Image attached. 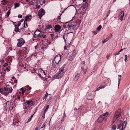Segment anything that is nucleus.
Here are the masks:
<instances>
[{
    "label": "nucleus",
    "instance_id": "obj_35",
    "mask_svg": "<svg viewBox=\"0 0 130 130\" xmlns=\"http://www.w3.org/2000/svg\"><path fill=\"white\" fill-rule=\"evenodd\" d=\"M48 95V94L47 93H46L45 94V96L43 97V99H45V100L46 99Z\"/></svg>",
    "mask_w": 130,
    "mask_h": 130
},
{
    "label": "nucleus",
    "instance_id": "obj_59",
    "mask_svg": "<svg viewBox=\"0 0 130 130\" xmlns=\"http://www.w3.org/2000/svg\"><path fill=\"white\" fill-rule=\"evenodd\" d=\"M34 114H33V115H32L30 117V118L31 119H32V117H33V116L34 115Z\"/></svg>",
    "mask_w": 130,
    "mask_h": 130
},
{
    "label": "nucleus",
    "instance_id": "obj_2",
    "mask_svg": "<svg viewBox=\"0 0 130 130\" xmlns=\"http://www.w3.org/2000/svg\"><path fill=\"white\" fill-rule=\"evenodd\" d=\"M13 89L11 87H4L2 89H0L1 93L5 95H8L9 93L12 92Z\"/></svg>",
    "mask_w": 130,
    "mask_h": 130
},
{
    "label": "nucleus",
    "instance_id": "obj_49",
    "mask_svg": "<svg viewBox=\"0 0 130 130\" xmlns=\"http://www.w3.org/2000/svg\"><path fill=\"white\" fill-rule=\"evenodd\" d=\"M31 119H31L30 118H29V119H28L27 123L30 122L31 120Z\"/></svg>",
    "mask_w": 130,
    "mask_h": 130
},
{
    "label": "nucleus",
    "instance_id": "obj_3",
    "mask_svg": "<svg viewBox=\"0 0 130 130\" xmlns=\"http://www.w3.org/2000/svg\"><path fill=\"white\" fill-rule=\"evenodd\" d=\"M64 73V68H60L59 69V72H58L53 76L52 79H54L61 78L63 76Z\"/></svg>",
    "mask_w": 130,
    "mask_h": 130
},
{
    "label": "nucleus",
    "instance_id": "obj_18",
    "mask_svg": "<svg viewBox=\"0 0 130 130\" xmlns=\"http://www.w3.org/2000/svg\"><path fill=\"white\" fill-rule=\"evenodd\" d=\"M124 12L123 11H121L120 12L119 15L120 17L119 19L121 21L123 19L124 16Z\"/></svg>",
    "mask_w": 130,
    "mask_h": 130
},
{
    "label": "nucleus",
    "instance_id": "obj_42",
    "mask_svg": "<svg viewBox=\"0 0 130 130\" xmlns=\"http://www.w3.org/2000/svg\"><path fill=\"white\" fill-rule=\"evenodd\" d=\"M29 4L30 5H33V2L32 1H31L29 3Z\"/></svg>",
    "mask_w": 130,
    "mask_h": 130
},
{
    "label": "nucleus",
    "instance_id": "obj_41",
    "mask_svg": "<svg viewBox=\"0 0 130 130\" xmlns=\"http://www.w3.org/2000/svg\"><path fill=\"white\" fill-rule=\"evenodd\" d=\"M8 65V64L7 63H6L3 65V66L4 67H5L6 66H7Z\"/></svg>",
    "mask_w": 130,
    "mask_h": 130
},
{
    "label": "nucleus",
    "instance_id": "obj_45",
    "mask_svg": "<svg viewBox=\"0 0 130 130\" xmlns=\"http://www.w3.org/2000/svg\"><path fill=\"white\" fill-rule=\"evenodd\" d=\"M121 78H118V86L120 83V82L121 80Z\"/></svg>",
    "mask_w": 130,
    "mask_h": 130
},
{
    "label": "nucleus",
    "instance_id": "obj_36",
    "mask_svg": "<svg viewBox=\"0 0 130 130\" xmlns=\"http://www.w3.org/2000/svg\"><path fill=\"white\" fill-rule=\"evenodd\" d=\"M124 60L125 62H126L127 58V56L126 55H125L124 56Z\"/></svg>",
    "mask_w": 130,
    "mask_h": 130
},
{
    "label": "nucleus",
    "instance_id": "obj_39",
    "mask_svg": "<svg viewBox=\"0 0 130 130\" xmlns=\"http://www.w3.org/2000/svg\"><path fill=\"white\" fill-rule=\"evenodd\" d=\"M110 13V10H109L108 11V12L107 13V14H106L107 17L108 16V15H109Z\"/></svg>",
    "mask_w": 130,
    "mask_h": 130
},
{
    "label": "nucleus",
    "instance_id": "obj_31",
    "mask_svg": "<svg viewBox=\"0 0 130 130\" xmlns=\"http://www.w3.org/2000/svg\"><path fill=\"white\" fill-rule=\"evenodd\" d=\"M109 39L106 38L105 39H104V40L102 41V43H105Z\"/></svg>",
    "mask_w": 130,
    "mask_h": 130
},
{
    "label": "nucleus",
    "instance_id": "obj_32",
    "mask_svg": "<svg viewBox=\"0 0 130 130\" xmlns=\"http://www.w3.org/2000/svg\"><path fill=\"white\" fill-rule=\"evenodd\" d=\"M102 27V26L100 25L97 27V29L99 31L100 30Z\"/></svg>",
    "mask_w": 130,
    "mask_h": 130
},
{
    "label": "nucleus",
    "instance_id": "obj_44",
    "mask_svg": "<svg viewBox=\"0 0 130 130\" xmlns=\"http://www.w3.org/2000/svg\"><path fill=\"white\" fill-rule=\"evenodd\" d=\"M1 62L2 63H3L4 62V60L3 59H2L0 60Z\"/></svg>",
    "mask_w": 130,
    "mask_h": 130
},
{
    "label": "nucleus",
    "instance_id": "obj_58",
    "mask_svg": "<svg viewBox=\"0 0 130 130\" xmlns=\"http://www.w3.org/2000/svg\"><path fill=\"white\" fill-rule=\"evenodd\" d=\"M110 55H108L106 56V57L107 58V59H108L109 58V57H110Z\"/></svg>",
    "mask_w": 130,
    "mask_h": 130
},
{
    "label": "nucleus",
    "instance_id": "obj_50",
    "mask_svg": "<svg viewBox=\"0 0 130 130\" xmlns=\"http://www.w3.org/2000/svg\"><path fill=\"white\" fill-rule=\"evenodd\" d=\"M37 55V53H35L34 54H32L31 55V56H36Z\"/></svg>",
    "mask_w": 130,
    "mask_h": 130
},
{
    "label": "nucleus",
    "instance_id": "obj_61",
    "mask_svg": "<svg viewBox=\"0 0 130 130\" xmlns=\"http://www.w3.org/2000/svg\"><path fill=\"white\" fill-rule=\"evenodd\" d=\"M81 111V109H78V112L79 113V112L80 111Z\"/></svg>",
    "mask_w": 130,
    "mask_h": 130
},
{
    "label": "nucleus",
    "instance_id": "obj_28",
    "mask_svg": "<svg viewBox=\"0 0 130 130\" xmlns=\"http://www.w3.org/2000/svg\"><path fill=\"white\" fill-rule=\"evenodd\" d=\"M49 105H48L47 106L46 109L44 110V115H45V113L46 112V111H47L48 110V108H49Z\"/></svg>",
    "mask_w": 130,
    "mask_h": 130
},
{
    "label": "nucleus",
    "instance_id": "obj_46",
    "mask_svg": "<svg viewBox=\"0 0 130 130\" xmlns=\"http://www.w3.org/2000/svg\"><path fill=\"white\" fill-rule=\"evenodd\" d=\"M76 1L74 0V2H74V3H75V5H76V6H78V5H77V4H76L75 3H76ZM79 5H80L79 4Z\"/></svg>",
    "mask_w": 130,
    "mask_h": 130
},
{
    "label": "nucleus",
    "instance_id": "obj_27",
    "mask_svg": "<svg viewBox=\"0 0 130 130\" xmlns=\"http://www.w3.org/2000/svg\"><path fill=\"white\" fill-rule=\"evenodd\" d=\"M34 32L35 33H36L37 35H38V36H39L40 35V31H39V30H36Z\"/></svg>",
    "mask_w": 130,
    "mask_h": 130
},
{
    "label": "nucleus",
    "instance_id": "obj_4",
    "mask_svg": "<svg viewBox=\"0 0 130 130\" xmlns=\"http://www.w3.org/2000/svg\"><path fill=\"white\" fill-rule=\"evenodd\" d=\"M74 7H75L76 10V13L75 16H74V18L76 17V16L77 15V14H78V11H77V9L79 8L78 7L76 8V7H74ZM85 7H83L81 6L80 8H78L77 9L78 10H79L80 13V14H82V15L85 13L86 12L87 8Z\"/></svg>",
    "mask_w": 130,
    "mask_h": 130
},
{
    "label": "nucleus",
    "instance_id": "obj_12",
    "mask_svg": "<svg viewBox=\"0 0 130 130\" xmlns=\"http://www.w3.org/2000/svg\"><path fill=\"white\" fill-rule=\"evenodd\" d=\"M45 13V12L44 9H41L39 10L38 15L39 16L40 19H41V17Z\"/></svg>",
    "mask_w": 130,
    "mask_h": 130
},
{
    "label": "nucleus",
    "instance_id": "obj_9",
    "mask_svg": "<svg viewBox=\"0 0 130 130\" xmlns=\"http://www.w3.org/2000/svg\"><path fill=\"white\" fill-rule=\"evenodd\" d=\"M120 121V123L118 125L117 129H120L119 130H123V129L126 127L127 124V121H125L123 122L121 121Z\"/></svg>",
    "mask_w": 130,
    "mask_h": 130
},
{
    "label": "nucleus",
    "instance_id": "obj_7",
    "mask_svg": "<svg viewBox=\"0 0 130 130\" xmlns=\"http://www.w3.org/2000/svg\"><path fill=\"white\" fill-rule=\"evenodd\" d=\"M6 106L11 110H12L16 106L13 102L11 101H7L6 103Z\"/></svg>",
    "mask_w": 130,
    "mask_h": 130
},
{
    "label": "nucleus",
    "instance_id": "obj_63",
    "mask_svg": "<svg viewBox=\"0 0 130 130\" xmlns=\"http://www.w3.org/2000/svg\"><path fill=\"white\" fill-rule=\"evenodd\" d=\"M64 118H63H63L61 119V121H63L64 120Z\"/></svg>",
    "mask_w": 130,
    "mask_h": 130
},
{
    "label": "nucleus",
    "instance_id": "obj_43",
    "mask_svg": "<svg viewBox=\"0 0 130 130\" xmlns=\"http://www.w3.org/2000/svg\"><path fill=\"white\" fill-rule=\"evenodd\" d=\"M120 52H116V53L115 54V55H118L120 54Z\"/></svg>",
    "mask_w": 130,
    "mask_h": 130
},
{
    "label": "nucleus",
    "instance_id": "obj_30",
    "mask_svg": "<svg viewBox=\"0 0 130 130\" xmlns=\"http://www.w3.org/2000/svg\"><path fill=\"white\" fill-rule=\"evenodd\" d=\"M10 12H11V10L9 9V10H8V11L6 13V14L7 15V17L8 18V17L9 16V15Z\"/></svg>",
    "mask_w": 130,
    "mask_h": 130
},
{
    "label": "nucleus",
    "instance_id": "obj_17",
    "mask_svg": "<svg viewBox=\"0 0 130 130\" xmlns=\"http://www.w3.org/2000/svg\"><path fill=\"white\" fill-rule=\"evenodd\" d=\"M61 27L59 25H56L55 27V30L56 32H58L61 29Z\"/></svg>",
    "mask_w": 130,
    "mask_h": 130
},
{
    "label": "nucleus",
    "instance_id": "obj_53",
    "mask_svg": "<svg viewBox=\"0 0 130 130\" xmlns=\"http://www.w3.org/2000/svg\"><path fill=\"white\" fill-rule=\"evenodd\" d=\"M63 39H64L65 43H66V40L64 38V35L63 36Z\"/></svg>",
    "mask_w": 130,
    "mask_h": 130
},
{
    "label": "nucleus",
    "instance_id": "obj_25",
    "mask_svg": "<svg viewBox=\"0 0 130 130\" xmlns=\"http://www.w3.org/2000/svg\"><path fill=\"white\" fill-rule=\"evenodd\" d=\"M79 74L78 73L76 75H75L74 78V79L75 80H77L79 78Z\"/></svg>",
    "mask_w": 130,
    "mask_h": 130
},
{
    "label": "nucleus",
    "instance_id": "obj_13",
    "mask_svg": "<svg viewBox=\"0 0 130 130\" xmlns=\"http://www.w3.org/2000/svg\"><path fill=\"white\" fill-rule=\"evenodd\" d=\"M72 25V23L70 22L65 23V24L64 25V27L66 28H68L69 29H71Z\"/></svg>",
    "mask_w": 130,
    "mask_h": 130
},
{
    "label": "nucleus",
    "instance_id": "obj_8",
    "mask_svg": "<svg viewBox=\"0 0 130 130\" xmlns=\"http://www.w3.org/2000/svg\"><path fill=\"white\" fill-rule=\"evenodd\" d=\"M61 56L59 55H56L54 59L52 62V64L53 66L55 65V64H58L61 60Z\"/></svg>",
    "mask_w": 130,
    "mask_h": 130
},
{
    "label": "nucleus",
    "instance_id": "obj_21",
    "mask_svg": "<svg viewBox=\"0 0 130 130\" xmlns=\"http://www.w3.org/2000/svg\"><path fill=\"white\" fill-rule=\"evenodd\" d=\"M8 2V0H2L1 1V3L3 5H6Z\"/></svg>",
    "mask_w": 130,
    "mask_h": 130
},
{
    "label": "nucleus",
    "instance_id": "obj_14",
    "mask_svg": "<svg viewBox=\"0 0 130 130\" xmlns=\"http://www.w3.org/2000/svg\"><path fill=\"white\" fill-rule=\"evenodd\" d=\"M73 53L71 52L69 53L67 56V58L70 61H72L73 59Z\"/></svg>",
    "mask_w": 130,
    "mask_h": 130
},
{
    "label": "nucleus",
    "instance_id": "obj_54",
    "mask_svg": "<svg viewBox=\"0 0 130 130\" xmlns=\"http://www.w3.org/2000/svg\"><path fill=\"white\" fill-rule=\"evenodd\" d=\"M40 8V6L39 5L38 6H36V8L37 9H39Z\"/></svg>",
    "mask_w": 130,
    "mask_h": 130
},
{
    "label": "nucleus",
    "instance_id": "obj_29",
    "mask_svg": "<svg viewBox=\"0 0 130 130\" xmlns=\"http://www.w3.org/2000/svg\"><path fill=\"white\" fill-rule=\"evenodd\" d=\"M81 69L83 71V72L84 73V74H85L87 71L86 69H84V68L82 67H81Z\"/></svg>",
    "mask_w": 130,
    "mask_h": 130
},
{
    "label": "nucleus",
    "instance_id": "obj_23",
    "mask_svg": "<svg viewBox=\"0 0 130 130\" xmlns=\"http://www.w3.org/2000/svg\"><path fill=\"white\" fill-rule=\"evenodd\" d=\"M40 37L42 38H45L46 37V35L41 33L39 35Z\"/></svg>",
    "mask_w": 130,
    "mask_h": 130
},
{
    "label": "nucleus",
    "instance_id": "obj_5",
    "mask_svg": "<svg viewBox=\"0 0 130 130\" xmlns=\"http://www.w3.org/2000/svg\"><path fill=\"white\" fill-rule=\"evenodd\" d=\"M121 116V110L120 109H118L117 110L114 115L112 121L113 123L115 122L117 119Z\"/></svg>",
    "mask_w": 130,
    "mask_h": 130
},
{
    "label": "nucleus",
    "instance_id": "obj_37",
    "mask_svg": "<svg viewBox=\"0 0 130 130\" xmlns=\"http://www.w3.org/2000/svg\"><path fill=\"white\" fill-rule=\"evenodd\" d=\"M74 55H76L77 53V52L76 51H75V50H74Z\"/></svg>",
    "mask_w": 130,
    "mask_h": 130
},
{
    "label": "nucleus",
    "instance_id": "obj_16",
    "mask_svg": "<svg viewBox=\"0 0 130 130\" xmlns=\"http://www.w3.org/2000/svg\"><path fill=\"white\" fill-rule=\"evenodd\" d=\"M100 86V87L97 88L95 91H99L100 89L104 88L106 87V85L105 83H103V84H101Z\"/></svg>",
    "mask_w": 130,
    "mask_h": 130
},
{
    "label": "nucleus",
    "instance_id": "obj_52",
    "mask_svg": "<svg viewBox=\"0 0 130 130\" xmlns=\"http://www.w3.org/2000/svg\"><path fill=\"white\" fill-rule=\"evenodd\" d=\"M7 70V71H9V70L8 69V68H6V70H4V71H6Z\"/></svg>",
    "mask_w": 130,
    "mask_h": 130
},
{
    "label": "nucleus",
    "instance_id": "obj_60",
    "mask_svg": "<svg viewBox=\"0 0 130 130\" xmlns=\"http://www.w3.org/2000/svg\"><path fill=\"white\" fill-rule=\"evenodd\" d=\"M82 64H85V62L84 61H83L82 62Z\"/></svg>",
    "mask_w": 130,
    "mask_h": 130
},
{
    "label": "nucleus",
    "instance_id": "obj_15",
    "mask_svg": "<svg viewBox=\"0 0 130 130\" xmlns=\"http://www.w3.org/2000/svg\"><path fill=\"white\" fill-rule=\"evenodd\" d=\"M35 71L42 78L43 77L41 76V75L40 74V73L42 72V71H43V70L41 68H39L38 69L36 70Z\"/></svg>",
    "mask_w": 130,
    "mask_h": 130
},
{
    "label": "nucleus",
    "instance_id": "obj_20",
    "mask_svg": "<svg viewBox=\"0 0 130 130\" xmlns=\"http://www.w3.org/2000/svg\"><path fill=\"white\" fill-rule=\"evenodd\" d=\"M31 15H29L26 17L25 20L26 21H30L32 18Z\"/></svg>",
    "mask_w": 130,
    "mask_h": 130
},
{
    "label": "nucleus",
    "instance_id": "obj_33",
    "mask_svg": "<svg viewBox=\"0 0 130 130\" xmlns=\"http://www.w3.org/2000/svg\"><path fill=\"white\" fill-rule=\"evenodd\" d=\"M116 128V125H114L112 128V130H115Z\"/></svg>",
    "mask_w": 130,
    "mask_h": 130
},
{
    "label": "nucleus",
    "instance_id": "obj_10",
    "mask_svg": "<svg viewBox=\"0 0 130 130\" xmlns=\"http://www.w3.org/2000/svg\"><path fill=\"white\" fill-rule=\"evenodd\" d=\"M18 42L17 43V46L18 47H21L25 43V41L22 38H21L18 39Z\"/></svg>",
    "mask_w": 130,
    "mask_h": 130
},
{
    "label": "nucleus",
    "instance_id": "obj_19",
    "mask_svg": "<svg viewBox=\"0 0 130 130\" xmlns=\"http://www.w3.org/2000/svg\"><path fill=\"white\" fill-rule=\"evenodd\" d=\"M28 88V86H26L24 88H22L20 89V90L22 91L21 93L23 94L24 92L27 90L26 88Z\"/></svg>",
    "mask_w": 130,
    "mask_h": 130
},
{
    "label": "nucleus",
    "instance_id": "obj_34",
    "mask_svg": "<svg viewBox=\"0 0 130 130\" xmlns=\"http://www.w3.org/2000/svg\"><path fill=\"white\" fill-rule=\"evenodd\" d=\"M38 36L34 32V34L33 35V38H35L36 37H37Z\"/></svg>",
    "mask_w": 130,
    "mask_h": 130
},
{
    "label": "nucleus",
    "instance_id": "obj_48",
    "mask_svg": "<svg viewBox=\"0 0 130 130\" xmlns=\"http://www.w3.org/2000/svg\"><path fill=\"white\" fill-rule=\"evenodd\" d=\"M126 48H125L124 49H121L119 51L120 52H121L123 50L126 49Z\"/></svg>",
    "mask_w": 130,
    "mask_h": 130
},
{
    "label": "nucleus",
    "instance_id": "obj_11",
    "mask_svg": "<svg viewBox=\"0 0 130 130\" xmlns=\"http://www.w3.org/2000/svg\"><path fill=\"white\" fill-rule=\"evenodd\" d=\"M52 27L51 25H49L46 26L44 31L43 32L45 33H49L51 32L52 30Z\"/></svg>",
    "mask_w": 130,
    "mask_h": 130
},
{
    "label": "nucleus",
    "instance_id": "obj_6",
    "mask_svg": "<svg viewBox=\"0 0 130 130\" xmlns=\"http://www.w3.org/2000/svg\"><path fill=\"white\" fill-rule=\"evenodd\" d=\"M108 112H106L103 115H101L98 119V121L99 122H101L103 121L106 120L107 119L106 117L108 115Z\"/></svg>",
    "mask_w": 130,
    "mask_h": 130
},
{
    "label": "nucleus",
    "instance_id": "obj_47",
    "mask_svg": "<svg viewBox=\"0 0 130 130\" xmlns=\"http://www.w3.org/2000/svg\"><path fill=\"white\" fill-rule=\"evenodd\" d=\"M66 117H67V116H66V115L65 114V112H64V115H63V118H66Z\"/></svg>",
    "mask_w": 130,
    "mask_h": 130
},
{
    "label": "nucleus",
    "instance_id": "obj_56",
    "mask_svg": "<svg viewBox=\"0 0 130 130\" xmlns=\"http://www.w3.org/2000/svg\"><path fill=\"white\" fill-rule=\"evenodd\" d=\"M43 126L42 127H41L40 128V129H42V128H43V127H44L45 126V124H43Z\"/></svg>",
    "mask_w": 130,
    "mask_h": 130
},
{
    "label": "nucleus",
    "instance_id": "obj_38",
    "mask_svg": "<svg viewBox=\"0 0 130 130\" xmlns=\"http://www.w3.org/2000/svg\"><path fill=\"white\" fill-rule=\"evenodd\" d=\"M69 45H68V46H65L64 47V49L65 50H67L68 48H69V47L68 46Z\"/></svg>",
    "mask_w": 130,
    "mask_h": 130
},
{
    "label": "nucleus",
    "instance_id": "obj_62",
    "mask_svg": "<svg viewBox=\"0 0 130 130\" xmlns=\"http://www.w3.org/2000/svg\"><path fill=\"white\" fill-rule=\"evenodd\" d=\"M35 130H38V128L37 127H36L35 128Z\"/></svg>",
    "mask_w": 130,
    "mask_h": 130
},
{
    "label": "nucleus",
    "instance_id": "obj_40",
    "mask_svg": "<svg viewBox=\"0 0 130 130\" xmlns=\"http://www.w3.org/2000/svg\"><path fill=\"white\" fill-rule=\"evenodd\" d=\"M92 32L94 33V35H95L97 33V31H92Z\"/></svg>",
    "mask_w": 130,
    "mask_h": 130
},
{
    "label": "nucleus",
    "instance_id": "obj_26",
    "mask_svg": "<svg viewBox=\"0 0 130 130\" xmlns=\"http://www.w3.org/2000/svg\"><path fill=\"white\" fill-rule=\"evenodd\" d=\"M20 4L18 3H15L14 4V8L16 9L17 8L19 7L20 6Z\"/></svg>",
    "mask_w": 130,
    "mask_h": 130
},
{
    "label": "nucleus",
    "instance_id": "obj_24",
    "mask_svg": "<svg viewBox=\"0 0 130 130\" xmlns=\"http://www.w3.org/2000/svg\"><path fill=\"white\" fill-rule=\"evenodd\" d=\"M88 4L87 2H85L81 6L83 7H85V8H87Z\"/></svg>",
    "mask_w": 130,
    "mask_h": 130
},
{
    "label": "nucleus",
    "instance_id": "obj_64",
    "mask_svg": "<svg viewBox=\"0 0 130 130\" xmlns=\"http://www.w3.org/2000/svg\"><path fill=\"white\" fill-rule=\"evenodd\" d=\"M14 82L15 83H16L17 82V81L16 80H14Z\"/></svg>",
    "mask_w": 130,
    "mask_h": 130
},
{
    "label": "nucleus",
    "instance_id": "obj_51",
    "mask_svg": "<svg viewBox=\"0 0 130 130\" xmlns=\"http://www.w3.org/2000/svg\"><path fill=\"white\" fill-rule=\"evenodd\" d=\"M18 17L19 18H21L22 17V15H19Z\"/></svg>",
    "mask_w": 130,
    "mask_h": 130
},
{
    "label": "nucleus",
    "instance_id": "obj_22",
    "mask_svg": "<svg viewBox=\"0 0 130 130\" xmlns=\"http://www.w3.org/2000/svg\"><path fill=\"white\" fill-rule=\"evenodd\" d=\"M25 104H26L27 105H29L30 106H32L33 105L34 102L32 101H28L26 102Z\"/></svg>",
    "mask_w": 130,
    "mask_h": 130
},
{
    "label": "nucleus",
    "instance_id": "obj_57",
    "mask_svg": "<svg viewBox=\"0 0 130 130\" xmlns=\"http://www.w3.org/2000/svg\"><path fill=\"white\" fill-rule=\"evenodd\" d=\"M28 89L29 90H30L32 89V88L31 87H29V86H28Z\"/></svg>",
    "mask_w": 130,
    "mask_h": 130
},
{
    "label": "nucleus",
    "instance_id": "obj_1",
    "mask_svg": "<svg viewBox=\"0 0 130 130\" xmlns=\"http://www.w3.org/2000/svg\"><path fill=\"white\" fill-rule=\"evenodd\" d=\"M26 27H28L27 23H25L23 19L21 20L17 24H15L14 31L17 32H21L23 31L24 28L26 27Z\"/></svg>",
    "mask_w": 130,
    "mask_h": 130
},
{
    "label": "nucleus",
    "instance_id": "obj_55",
    "mask_svg": "<svg viewBox=\"0 0 130 130\" xmlns=\"http://www.w3.org/2000/svg\"><path fill=\"white\" fill-rule=\"evenodd\" d=\"M54 33L51 34H50L51 36L52 37H53L54 36Z\"/></svg>",
    "mask_w": 130,
    "mask_h": 130
}]
</instances>
